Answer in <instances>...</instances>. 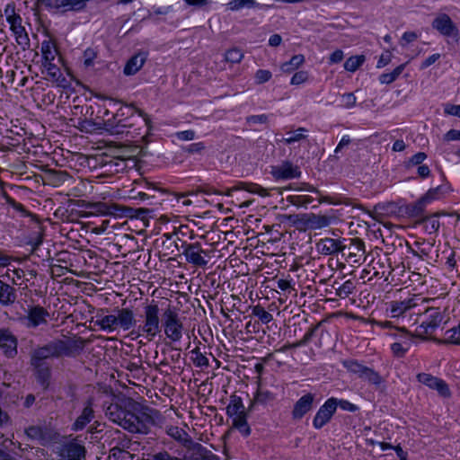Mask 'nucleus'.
<instances>
[{"label": "nucleus", "mask_w": 460, "mask_h": 460, "mask_svg": "<svg viewBox=\"0 0 460 460\" xmlns=\"http://www.w3.org/2000/svg\"><path fill=\"white\" fill-rule=\"evenodd\" d=\"M154 410L134 401L131 398L119 403H111L106 411L109 419L131 433L146 434L154 424Z\"/></svg>", "instance_id": "f257e3e1"}, {"label": "nucleus", "mask_w": 460, "mask_h": 460, "mask_svg": "<svg viewBox=\"0 0 460 460\" xmlns=\"http://www.w3.org/2000/svg\"><path fill=\"white\" fill-rule=\"evenodd\" d=\"M133 109L143 118L145 125L150 128L151 120L142 110L134 107L133 104L125 108H119L112 118L104 120V128L111 135H126L136 137L140 135L139 128H137L135 120L141 122L138 117H134Z\"/></svg>", "instance_id": "f03ea898"}, {"label": "nucleus", "mask_w": 460, "mask_h": 460, "mask_svg": "<svg viewBox=\"0 0 460 460\" xmlns=\"http://www.w3.org/2000/svg\"><path fill=\"white\" fill-rule=\"evenodd\" d=\"M85 341L81 337L66 338L65 340H53L49 343L38 347L31 351V362L48 364L47 359L72 357L84 349Z\"/></svg>", "instance_id": "7ed1b4c3"}, {"label": "nucleus", "mask_w": 460, "mask_h": 460, "mask_svg": "<svg viewBox=\"0 0 460 460\" xmlns=\"http://www.w3.org/2000/svg\"><path fill=\"white\" fill-rule=\"evenodd\" d=\"M142 322L130 332L132 339L144 337L147 341H152L161 332L162 321L160 319V308L154 300L143 307Z\"/></svg>", "instance_id": "20e7f679"}, {"label": "nucleus", "mask_w": 460, "mask_h": 460, "mask_svg": "<svg viewBox=\"0 0 460 460\" xmlns=\"http://www.w3.org/2000/svg\"><path fill=\"white\" fill-rule=\"evenodd\" d=\"M424 300L417 296H408L404 299L393 300L385 304L386 313L391 318H411L412 315L421 316V305Z\"/></svg>", "instance_id": "39448f33"}, {"label": "nucleus", "mask_w": 460, "mask_h": 460, "mask_svg": "<svg viewBox=\"0 0 460 460\" xmlns=\"http://www.w3.org/2000/svg\"><path fill=\"white\" fill-rule=\"evenodd\" d=\"M161 328H164L165 336L172 341H179L182 338L183 323L177 311L168 306L162 314Z\"/></svg>", "instance_id": "423d86ee"}, {"label": "nucleus", "mask_w": 460, "mask_h": 460, "mask_svg": "<svg viewBox=\"0 0 460 460\" xmlns=\"http://www.w3.org/2000/svg\"><path fill=\"white\" fill-rule=\"evenodd\" d=\"M182 247V253L189 263L199 268L207 266L208 261L206 257H209V252L203 250L200 243H184Z\"/></svg>", "instance_id": "0eeeda50"}, {"label": "nucleus", "mask_w": 460, "mask_h": 460, "mask_svg": "<svg viewBox=\"0 0 460 460\" xmlns=\"http://www.w3.org/2000/svg\"><path fill=\"white\" fill-rule=\"evenodd\" d=\"M341 254L349 263H360L366 259L365 243L359 238L350 239L348 245H343Z\"/></svg>", "instance_id": "6e6552de"}, {"label": "nucleus", "mask_w": 460, "mask_h": 460, "mask_svg": "<svg viewBox=\"0 0 460 460\" xmlns=\"http://www.w3.org/2000/svg\"><path fill=\"white\" fill-rule=\"evenodd\" d=\"M418 382L423 384L432 390H436L443 398H450L452 395L448 385L441 378L428 373H419L416 376Z\"/></svg>", "instance_id": "1a4fd4ad"}, {"label": "nucleus", "mask_w": 460, "mask_h": 460, "mask_svg": "<svg viewBox=\"0 0 460 460\" xmlns=\"http://www.w3.org/2000/svg\"><path fill=\"white\" fill-rule=\"evenodd\" d=\"M336 412L335 398L331 397L319 408L313 420V426L316 429H321L328 424Z\"/></svg>", "instance_id": "9d476101"}, {"label": "nucleus", "mask_w": 460, "mask_h": 460, "mask_svg": "<svg viewBox=\"0 0 460 460\" xmlns=\"http://www.w3.org/2000/svg\"><path fill=\"white\" fill-rule=\"evenodd\" d=\"M421 315H424L425 320L419 326L420 334L433 333L443 320V315L438 308H425Z\"/></svg>", "instance_id": "9b49d317"}, {"label": "nucleus", "mask_w": 460, "mask_h": 460, "mask_svg": "<svg viewBox=\"0 0 460 460\" xmlns=\"http://www.w3.org/2000/svg\"><path fill=\"white\" fill-rule=\"evenodd\" d=\"M394 338H404V341L394 342L391 345V350L394 356L402 358L410 349L411 345L412 335L404 328H394V332L391 333Z\"/></svg>", "instance_id": "f8f14e48"}, {"label": "nucleus", "mask_w": 460, "mask_h": 460, "mask_svg": "<svg viewBox=\"0 0 460 460\" xmlns=\"http://www.w3.org/2000/svg\"><path fill=\"white\" fill-rule=\"evenodd\" d=\"M270 173L275 180H290L301 176L300 168L289 161H284L279 165L271 166Z\"/></svg>", "instance_id": "ddd939ff"}, {"label": "nucleus", "mask_w": 460, "mask_h": 460, "mask_svg": "<svg viewBox=\"0 0 460 460\" xmlns=\"http://www.w3.org/2000/svg\"><path fill=\"white\" fill-rule=\"evenodd\" d=\"M105 311L107 309L99 310L95 315V320L92 319L91 323H93L94 327H98L103 332H114L118 329L116 314H104Z\"/></svg>", "instance_id": "4468645a"}, {"label": "nucleus", "mask_w": 460, "mask_h": 460, "mask_svg": "<svg viewBox=\"0 0 460 460\" xmlns=\"http://www.w3.org/2000/svg\"><path fill=\"white\" fill-rule=\"evenodd\" d=\"M49 316V312L40 305L31 306L28 309L27 315L23 321L28 328H36L40 324L47 323V318Z\"/></svg>", "instance_id": "2eb2a0df"}, {"label": "nucleus", "mask_w": 460, "mask_h": 460, "mask_svg": "<svg viewBox=\"0 0 460 460\" xmlns=\"http://www.w3.org/2000/svg\"><path fill=\"white\" fill-rule=\"evenodd\" d=\"M185 448L190 453V460H219V457L201 444L187 439Z\"/></svg>", "instance_id": "dca6fc26"}, {"label": "nucleus", "mask_w": 460, "mask_h": 460, "mask_svg": "<svg viewBox=\"0 0 460 460\" xmlns=\"http://www.w3.org/2000/svg\"><path fill=\"white\" fill-rule=\"evenodd\" d=\"M289 189L295 190H306V191L315 192L316 194H318L319 203H330V204H334V205L344 204V205H351V206L355 207L352 200L349 198H344V197H340V196L339 197H332V196L322 195V193L318 190H316L314 186L307 184V183H303L301 187H297V188H293L290 186Z\"/></svg>", "instance_id": "f3484780"}, {"label": "nucleus", "mask_w": 460, "mask_h": 460, "mask_svg": "<svg viewBox=\"0 0 460 460\" xmlns=\"http://www.w3.org/2000/svg\"><path fill=\"white\" fill-rule=\"evenodd\" d=\"M432 27L447 37L456 36L458 32L456 26L446 13L438 15L432 22Z\"/></svg>", "instance_id": "a211bd4d"}, {"label": "nucleus", "mask_w": 460, "mask_h": 460, "mask_svg": "<svg viewBox=\"0 0 460 460\" xmlns=\"http://www.w3.org/2000/svg\"><path fill=\"white\" fill-rule=\"evenodd\" d=\"M314 394L308 393L300 397L294 404L292 410V418L301 420L307 412L313 409Z\"/></svg>", "instance_id": "6ab92c4d"}, {"label": "nucleus", "mask_w": 460, "mask_h": 460, "mask_svg": "<svg viewBox=\"0 0 460 460\" xmlns=\"http://www.w3.org/2000/svg\"><path fill=\"white\" fill-rule=\"evenodd\" d=\"M22 17H16L10 21V30L15 36L16 42L21 48L25 50L30 48V39L25 31V28L22 25Z\"/></svg>", "instance_id": "aec40b11"}, {"label": "nucleus", "mask_w": 460, "mask_h": 460, "mask_svg": "<svg viewBox=\"0 0 460 460\" xmlns=\"http://www.w3.org/2000/svg\"><path fill=\"white\" fill-rule=\"evenodd\" d=\"M0 348L8 358L17 354V339L9 330H0Z\"/></svg>", "instance_id": "412c9836"}, {"label": "nucleus", "mask_w": 460, "mask_h": 460, "mask_svg": "<svg viewBox=\"0 0 460 460\" xmlns=\"http://www.w3.org/2000/svg\"><path fill=\"white\" fill-rule=\"evenodd\" d=\"M117 316L118 328L128 331L137 328V320L134 312L130 308H117L114 310Z\"/></svg>", "instance_id": "4be33fe9"}, {"label": "nucleus", "mask_w": 460, "mask_h": 460, "mask_svg": "<svg viewBox=\"0 0 460 460\" xmlns=\"http://www.w3.org/2000/svg\"><path fill=\"white\" fill-rule=\"evenodd\" d=\"M59 456L61 460H82L85 456V448L78 443L70 442L62 447Z\"/></svg>", "instance_id": "5701e85b"}, {"label": "nucleus", "mask_w": 460, "mask_h": 460, "mask_svg": "<svg viewBox=\"0 0 460 460\" xmlns=\"http://www.w3.org/2000/svg\"><path fill=\"white\" fill-rule=\"evenodd\" d=\"M370 267L375 277H378L380 279L384 278L385 280L388 279V277L393 271L390 259L386 255L374 259L371 261Z\"/></svg>", "instance_id": "b1692460"}, {"label": "nucleus", "mask_w": 460, "mask_h": 460, "mask_svg": "<svg viewBox=\"0 0 460 460\" xmlns=\"http://www.w3.org/2000/svg\"><path fill=\"white\" fill-rule=\"evenodd\" d=\"M342 243L339 239L323 238L316 243L317 251L323 255L341 252Z\"/></svg>", "instance_id": "393cba45"}, {"label": "nucleus", "mask_w": 460, "mask_h": 460, "mask_svg": "<svg viewBox=\"0 0 460 460\" xmlns=\"http://www.w3.org/2000/svg\"><path fill=\"white\" fill-rule=\"evenodd\" d=\"M43 66L47 71L49 80L56 83L58 87L66 88L68 86V81L53 61L43 62Z\"/></svg>", "instance_id": "a878e982"}, {"label": "nucleus", "mask_w": 460, "mask_h": 460, "mask_svg": "<svg viewBox=\"0 0 460 460\" xmlns=\"http://www.w3.org/2000/svg\"><path fill=\"white\" fill-rule=\"evenodd\" d=\"M235 190H245L250 193L258 194L261 197H266L269 195L268 190L261 187V185L257 183L243 181H240L234 187L228 189L226 192V195L230 196L232 192Z\"/></svg>", "instance_id": "bb28decb"}, {"label": "nucleus", "mask_w": 460, "mask_h": 460, "mask_svg": "<svg viewBox=\"0 0 460 460\" xmlns=\"http://www.w3.org/2000/svg\"><path fill=\"white\" fill-rule=\"evenodd\" d=\"M94 411L92 407V402L89 401L83 409L81 414L76 418L72 425V429L75 431L82 430L85 426L93 419Z\"/></svg>", "instance_id": "cd10ccee"}, {"label": "nucleus", "mask_w": 460, "mask_h": 460, "mask_svg": "<svg viewBox=\"0 0 460 460\" xmlns=\"http://www.w3.org/2000/svg\"><path fill=\"white\" fill-rule=\"evenodd\" d=\"M146 53H137L131 57L124 66V74L126 75H132L137 73L146 61Z\"/></svg>", "instance_id": "c85d7f7f"}, {"label": "nucleus", "mask_w": 460, "mask_h": 460, "mask_svg": "<svg viewBox=\"0 0 460 460\" xmlns=\"http://www.w3.org/2000/svg\"><path fill=\"white\" fill-rule=\"evenodd\" d=\"M31 365L35 370L37 381L44 387L47 388L49 384L50 378V367L49 364H39L31 362Z\"/></svg>", "instance_id": "c756f323"}, {"label": "nucleus", "mask_w": 460, "mask_h": 460, "mask_svg": "<svg viewBox=\"0 0 460 460\" xmlns=\"http://www.w3.org/2000/svg\"><path fill=\"white\" fill-rule=\"evenodd\" d=\"M15 300V288L0 280V304L4 306H7L13 304Z\"/></svg>", "instance_id": "7c9ffc66"}, {"label": "nucleus", "mask_w": 460, "mask_h": 460, "mask_svg": "<svg viewBox=\"0 0 460 460\" xmlns=\"http://www.w3.org/2000/svg\"><path fill=\"white\" fill-rule=\"evenodd\" d=\"M439 215H444V213H435L430 216L421 217L420 219L416 221L419 225H423L426 232L429 234L436 233L440 226V223L438 220Z\"/></svg>", "instance_id": "2f4dec72"}, {"label": "nucleus", "mask_w": 460, "mask_h": 460, "mask_svg": "<svg viewBox=\"0 0 460 460\" xmlns=\"http://www.w3.org/2000/svg\"><path fill=\"white\" fill-rule=\"evenodd\" d=\"M332 288L334 289L335 296L340 298H346L354 292L356 284L351 279H348L341 284L338 281H334Z\"/></svg>", "instance_id": "473e14b6"}, {"label": "nucleus", "mask_w": 460, "mask_h": 460, "mask_svg": "<svg viewBox=\"0 0 460 460\" xmlns=\"http://www.w3.org/2000/svg\"><path fill=\"white\" fill-rule=\"evenodd\" d=\"M305 132H307V129L301 127L294 131H288L286 137L277 138L276 141L285 145H292L302 140H306L307 135L305 134Z\"/></svg>", "instance_id": "72a5a7b5"}, {"label": "nucleus", "mask_w": 460, "mask_h": 460, "mask_svg": "<svg viewBox=\"0 0 460 460\" xmlns=\"http://www.w3.org/2000/svg\"><path fill=\"white\" fill-rule=\"evenodd\" d=\"M91 0H55L58 8H63L65 11L78 12L85 8Z\"/></svg>", "instance_id": "f704fd0d"}, {"label": "nucleus", "mask_w": 460, "mask_h": 460, "mask_svg": "<svg viewBox=\"0 0 460 460\" xmlns=\"http://www.w3.org/2000/svg\"><path fill=\"white\" fill-rule=\"evenodd\" d=\"M243 413H246V411L242 398L236 394H232L230 396V402L226 407V414L229 417H233Z\"/></svg>", "instance_id": "c9c22d12"}, {"label": "nucleus", "mask_w": 460, "mask_h": 460, "mask_svg": "<svg viewBox=\"0 0 460 460\" xmlns=\"http://www.w3.org/2000/svg\"><path fill=\"white\" fill-rule=\"evenodd\" d=\"M233 418V427L243 436L248 437L251 434V429L247 422V412L234 415Z\"/></svg>", "instance_id": "e433bc0d"}, {"label": "nucleus", "mask_w": 460, "mask_h": 460, "mask_svg": "<svg viewBox=\"0 0 460 460\" xmlns=\"http://www.w3.org/2000/svg\"><path fill=\"white\" fill-rule=\"evenodd\" d=\"M166 434L180 442L184 447L185 444H187V439H192L184 429L177 426L166 427Z\"/></svg>", "instance_id": "4c0bfd02"}, {"label": "nucleus", "mask_w": 460, "mask_h": 460, "mask_svg": "<svg viewBox=\"0 0 460 460\" xmlns=\"http://www.w3.org/2000/svg\"><path fill=\"white\" fill-rule=\"evenodd\" d=\"M41 53L43 58V62H50L54 61L56 56L58 53L55 43L51 40H44L41 43Z\"/></svg>", "instance_id": "58836bf2"}, {"label": "nucleus", "mask_w": 460, "mask_h": 460, "mask_svg": "<svg viewBox=\"0 0 460 460\" xmlns=\"http://www.w3.org/2000/svg\"><path fill=\"white\" fill-rule=\"evenodd\" d=\"M429 204L423 197L420 198L415 203L407 206L406 210L410 217H421L426 205Z\"/></svg>", "instance_id": "ea45409f"}, {"label": "nucleus", "mask_w": 460, "mask_h": 460, "mask_svg": "<svg viewBox=\"0 0 460 460\" xmlns=\"http://www.w3.org/2000/svg\"><path fill=\"white\" fill-rule=\"evenodd\" d=\"M331 218L323 215H312L307 221L308 226L312 229H321L330 225Z\"/></svg>", "instance_id": "a19ab883"}, {"label": "nucleus", "mask_w": 460, "mask_h": 460, "mask_svg": "<svg viewBox=\"0 0 460 460\" xmlns=\"http://www.w3.org/2000/svg\"><path fill=\"white\" fill-rule=\"evenodd\" d=\"M304 62L305 58L303 55H295L288 62H285L281 65V70L284 73H291L298 68Z\"/></svg>", "instance_id": "79ce46f5"}, {"label": "nucleus", "mask_w": 460, "mask_h": 460, "mask_svg": "<svg viewBox=\"0 0 460 460\" xmlns=\"http://www.w3.org/2000/svg\"><path fill=\"white\" fill-rule=\"evenodd\" d=\"M3 197L4 198L6 203L13 207L17 212L21 214L22 217H31L32 214L26 209V208L17 201L14 199L10 197L6 192L3 193Z\"/></svg>", "instance_id": "37998d69"}, {"label": "nucleus", "mask_w": 460, "mask_h": 460, "mask_svg": "<svg viewBox=\"0 0 460 460\" xmlns=\"http://www.w3.org/2000/svg\"><path fill=\"white\" fill-rule=\"evenodd\" d=\"M252 314L258 317L262 323H269L273 320L270 313L267 312L261 305H257L252 308Z\"/></svg>", "instance_id": "c03bdc74"}, {"label": "nucleus", "mask_w": 460, "mask_h": 460, "mask_svg": "<svg viewBox=\"0 0 460 460\" xmlns=\"http://www.w3.org/2000/svg\"><path fill=\"white\" fill-rule=\"evenodd\" d=\"M287 200L294 206L306 208L314 199L306 195H291L287 198Z\"/></svg>", "instance_id": "a18cd8bd"}, {"label": "nucleus", "mask_w": 460, "mask_h": 460, "mask_svg": "<svg viewBox=\"0 0 460 460\" xmlns=\"http://www.w3.org/2000/svg\"><path fill=\"white\" fill-rule=\"evenodd\" d=\"M191 359L193 361V364L198 367H204L208 366V358L200 352V349L199 347H196L191 351Z\"/></svg>", "instance_id": "49530a36"}, {"label": "nucleus", "mask_w": 460, "mask_h": 460, "mask_svg": "<svg viewBox=\"0 0 460 460\" xmlns=\"http://www.w3.org/2000/svg\"><path fill=\"white\" fill-rule=\"evenodd\" d=\"M274 399H275V395L273 393H271L268 390H263L261 388H259L256 394L254 395L252 403L265 404L269 402L273 401Z\"/></svg>", "instance_id": "de8ad7c7"}, {"label": "nucleus", "mask_w": 460, "mask_h": 460, "mask_svg": "<svg viewBox=\"0 0 460 460\" xmlns=\"http://www.w3.org/2000/svg\"><path fill=\"white\" fill-rule=\"evenodd\" d=\"M342 365L344 366V367L347 368L348 371L357 374L359 378L361 377V376L364 372V369H366V367H367L366 366H363L357 360H353V359L344 360L342 362Z\"/></svg>", "instance_id": "09e8293b"}, {"label": "nucleus", "mask_w": 460, "mask_h": 460, "mask_svg": "<svg viewBox=\"0 0 460 460\" xmlns=\"http://www.w3.org/2000/svg\"><path fill=\"white\" fill-rule=\"evenodd\" d=\"M446 192V188L444 186H438L436 188L429 189L425 195L422 197L428 203L432 202L433 200L441 199Z\"/></svg>", "instance_id": "8fccbe9b"}, {"label": "nucleus", "mask_w": 460, "mask_h": 460, "mask_svg": "<svg viewBox=\"0 0 460 460\" xmlns=\"http://www.w3.org/2000/svg\"><path fill=\"white\" fill-rule=\"evenodd\" d=\"M360 378L367 380L369 383L376 385H378L383 382L381 376L377 372H376L374 369L369 368L367 367H366V369H364V372Z\"/></svg>", "instance_id": "3c124183"}, {"label": "nucleus", "mask_w": 460, "mask_h": 460, "mask_svg": "<svg viewBox=\"0 0 460 460\" xmlns=\"http://www.w3.org/2000/svg\"><path fill=\"white\" fill-rule=\"evenodd\" d=\"M365 61L364 56H353L344 63V68L349 72H355Z\"/></svg>", "instance_id": "603ef678"}, {"label": "nucleus", "mask_w": 460, "mask_h": 460, "mask_svg": "<svg viewBox=\"0 0 460 460\" xmlns=\"http://www.w3.org/2000/svg\"><path fill=\"white\" fill-rule=\"evenodd\" d=\"M258 5L256 0H231L228 4V9L231 11H237L243 7H253Z\"/></svg>", "instance_id": "864d4df0"}, {"label": "nucleus", "mask_w": 460, "mask_h": 460, "mask_svg": "<svg viewBox=\"0 0 460 460\" xmlns=\"http://www.w3.org/2000/svg\"><path fill=\"white\" fill-rule=\"evenodd\" d=\"M144 189L146 191H139L137 193V196L133 197L134 199L139 198L141 200L148 199H154L155 195L153 192L159 190L154 183L146 181Z\"/></svg>", "instance_id": "5fc2aeb1"}, {"label": "nucleus", "mask_w": 460, "mask_h": 460, "mask_svg": "<svg viewBox=\"0 0 460 460\" xmlns=\"http://www.w3.org/2000/svg\"><path fill=\"white\" fill-rule=\"evenodd\" d=\"M320 325H321V323L312 325L308 329V331L305 332L304 337L300 341H297L296 342H295L294 346L302 347V346L306 345L312 340V338L314 336L315 332L317 331V329L319 328Z\"/></svg>", "instance_id": "6e6d98bb"}, {"label": "nucleus", "mask_w": 460, "mask_h": 460, "mask_svg": "<svg viewBox=\"0 0 460 460\" xmlns=\"http://www.w3.org/2000/svg\"><path fill=\"white\" fill-rule=\"evenodd\" d=\"M243 58V52L239 49H231L226 52L225 60L230 63H239Z\"/></svg>", "instance_id": "4d7b16f0"}, {"label": "nucleus", "mask_w": 460, "mask_h": 460, "mask_svg": "<svg viewBox=\"0 0 460 460\" xmlns=\"http://www.w3.org/2000/svg\"><path fill=\"white\" fill-rule=\"evenodd\" d=\"M84 64L86 67L93 66V60L97 58V51L94 49L88 48L84 51Z\"/></svg>", "instance_id": "13d9d810"}, {"label": "nucleus", "mask_w": 460, "mask_h": 460, "mask_svg": "<svg viewBox=\"0 0 460 460\" xmlns=\"http://www.w3.org/2000/svg\"><path fill=\"white\" fill-rule=\"evenodd\" d=\"M206 148L205 144L203 142H198L190 144L185 147H183V151L185 153L193 155V154H200Z\"/></svg>", "instance_id": "bf43d9fd"}, {"label": "nucleus", "mask_w": 460, "mask_h": 460, "mask_svg": "<svg viewBox=\"0 0 460 460\" xmlns=\"http://www.w3.org/2000/svg\"><path fill=\"white\" fill-rule=\"evenodd\" d=\"M272 76V74L270 70L259 69L255 74L256 83L261 84L268 82Z\"/></svg>", "instance_id": "052dcab7"}, {"label": "nucleus", "mask_w": 460, "mask_h": 460, "mask_svg": "<svg viewBox=\"0 0 460 460\" xmlns=\"http://www.w3.org/2000/svg\"><path fill=\"white\" fill-rule=\"evenodd\" d=\"M307 79L308 73L306 71L301 70L294 74V75L291 78L290 84L294 85H298L306 82Z\"/></svg>", "instance_id": "680f3d73"}, {"label": "nucleus", "mask_w": 460, "mask_h": 460, "mask_svg": "<svg viewBox=\"0 0 460 460\" xmlns=\"http://www.w3.org/2000/svg\"><path fill=\"white\" fill-rule=\"evenodd\" d=\"M335 403H336V408L339 406L342 410L348 411L350 412H354L358 410V406L349 402L347 400H342V399L339 400V399L335 398Z\"/></svg>", "instance_id": "e2e57ef3"}, {"label": "nucleus", "mask_w": 460, "mask_h": 460, "mask_svg": "<svg viewBox=\"0 0 460 460\" xmlns=\"http://www.w3.org/2000/svg\"><path fill=\"white\" fill-rule=\"evenodd\" d=\"M196 133L192 129L179 131L175 133L177 139L181 141H190L195 138Z\"/></svg>", "instance_id": "0e129e2a"}, {"label": "nucleus", "mask_w": 460, "mask_h": 460, "mask_svg": "<svg viewBox=\"0 0 460 460\" xmlns=\"http://www.w3.org/2000/svg\"><path fill=\"white\" fill-rule=\"evenodd\" d=\"M246 121L249 124H265L268 122V116L266 114L251 115L246 118Z\"/></svg>", "instance_id": "69168bd1"}, {"label": "nucleus", "mask_w": 460, "mask_h": 460, "mask_svg": "<svg viewBox=\"0 0 460 460\" xmlns=\"http://www.w3.org/2000/svg\"><path fill=\"white\" fill-rule=\"evenodd\" d=\"M153 460H186L172 456L167 451H162L153 456Z\"/></svg>", "instance_id": "338daca9"}, {"label": "nucleus", "mask_w": 460, "mask_h": 460, "mask_svg": "<svg viewBox=\"0 0 460 460\" xmlns=\"http://www.w3.org/2000/svg\"><path fill=\"white\" fill-rule=\"evenodd\" d=\"M445 113L460 118V105L447 104L445 107Z\"/></svg>", "instance_id": "774afa93"}]
</instances>
